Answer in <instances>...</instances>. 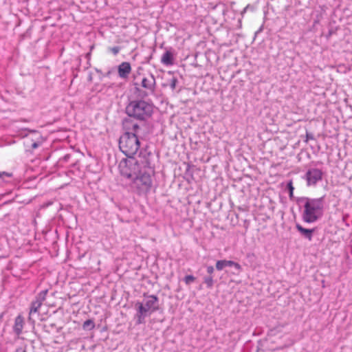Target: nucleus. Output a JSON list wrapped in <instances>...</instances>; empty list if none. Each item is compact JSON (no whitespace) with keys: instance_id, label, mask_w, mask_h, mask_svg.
<instances>
[{"instance_id":"nucleus-16","label":"nucleus","mask_w":352,"mask_h":352,"mask_svg":"<svg viewBox=\"0 0 352 352\" xmlns=\"http://www.w3.org/2000/svg\"><path fill=\"white\" fill-rule=\"evenodd\" d=\"M82 327L85 329H92L95 325L91 320H87L84 322Z\"/></svg>"},{"instance_id":"nucleus-8","label":"nucleus","mask_w":352,"mask_h":352,"mask_svg":"<svg viewBox=\"0 0 352 352\" xmlns=\"http://www.w3.org/2000/svg\"><path fill=\"white\" fill-rule=\"evenodd\" d=\"M226 267H234L239 272L242 269L241 265L232 261L219 260L217 261L216 268L217 270L221 271Z\"/></svg>"},{"instance_id":"nucleus-9","label":"nucleus","mask_w":352,"mask_h":352,"mask_svg":"<svg viewBox=\"0 0 352 352\" xmlns=\"http://www.w3.org/2000/svg\"><path fill=\"white\" fill-rule=\"evenodd\" d=\"M131 72V67L129 63L123 62L118 67V75L122 78H126Z\"/></svg>"},{"instance_id":"nucleus-23","label":"nucleus","mask_w":352,"mask_h":352,"mask_svg":"<svg viewBox=\"0 0 352 352\" xmlns=\"http://www.w3.org/2000/svg\"><path fill=\"white\" fill-rule=\"evenodd\" d=\"M214 271V269L212 266H208L207 267V272L209 274H212Z\"/></svg>"},{"instance_id":"nucleus-24","label":"nucleus","mask_w":352,"mask_h":352,"mask_svg":"<svg viewBox=\"0 0 352 352\" xmlns=\"http://www.w3.org/2000/svg\"><path fill=\"white\" fill-rule=\"evenodd\" d=\"M38 146V144L37 142H34V143L32 144V147L33 148H37Z\"/></svg>"},{"instance_id":"nucleus-15","label":"nucleus","mask_w":352,"mask_h":352,"mask_svg":"<svg viewBox=\"0 0 352 352\" xmlns=\"http://www.w3.org/2000/svg\"><path fill=\"white\" fill-rule=\"evenodd\" d=\"M47 293V290H43L41 292L36 296V300L40 301V302L43 303L45 300L46 294Z\"/></svg>"},{"instance_id":"nucleus-21","label":"nucleus","mask_w":352,"mask_h":352,"mask_svg":"<svg viewBox=\"0 0 352 352\" xmlns=\"http://www.w3.org/2000/svg\"><path fill=\"white\" fill-rule=\"evenodd\" d=\"M109 51L111 52L114 55H117L120 50V47H118V46H116V47H109Z\"/></svg>"},{"instance_id":"nucleus-17","label":"nucleus","mask_w":352,"mask_h":352,"mask_svg":"<svg viewBox=\"0 0 352 352\" xmlns=\"http://www.w3.org/2000/svg\"><path fill=\"white\" fill-rule=\"evenodd\" d=\"M204 280L208 288H211L213 286L214 281L211 276L204 277Z\"/></svg>"},{"instance_id":"nucleus-11","label":"nucleus","mask_w":352,"mask_h":352,"mask_svg":"<svg viewBox=\"0 0 352 352\" xmlns=\"http://www.w3.org/2000/svg\"><path fill=\"white\" fill-rule=\"evenodd\" d=\"M24 325V319L21 316H18L14 320V324L13 329L14 333L19 336L22 333V330Z\"/></svg>"},{"instance_id":"nucleus-2","label":"nucleus","mask_w":352,"mask_h":352,"mask_svg":"<svg viewBox=\"0 0 352 352\" xmlns=\"http://www.w3.org/2000/svg\"><path fill=\"white\" fill-rule=\"evenodd\" d=\"M302 201L304 203L302 218L305 222L314 223L321 217L323 212V197L318 199L304 197Z\"/></svg>"},{"instance_id":"nucleus-13","label":"nucleus","mask_w":352,"mask_h":352,"mask_svg":"<svg viewBox=\"0 0 352 352\" xmlns=\"http://www.w3.org/2000/svg\"><path fill=\"white\" fill-rule=\"evenodd\" d=\"M296 229L301 233L302 235H303L305 238L309 239V241H311L312 239V234L314 231V229H307L304 228L302 226H301L299 224L296 225Z\"/></svg>"},{"instance_id":"nucleus-20","label":"nucleus","mask_w":352,"mask_h":352,"mask_svg":"<svg viewBox=\"0 0 352 352\" xmlns=\"http://www.w3.org/2000/svg\"><path fill=\"white\" fill-rule=\"evenodd\" d=\"M287 188L289 190V197H292L293 196V192L294 190V188L293 186L292 181H289L287 184Z\"/></svg>"},{"instance_id":"nucleus-6","label":"nucleus","mask_w":352,"mask_h":352,"mask_svg":"<svg viewBox=\"0 0 352 352\" xmlns=\"http://www.w3.org/2000/svg\"><path fill=\"white\" fill-rule=\"evenodd\" d=\"M322 171L319 168L309 169L305 176L308 186H316V184L322 179Z\"/></svg>"},{"instance_id":"nucleus-4","label":"nucleus","mask_w":352,"mask_h":352,"mask_svg":"<svg viewBox=\"0 0 352 352\" xmlns=\"http://www.w3.org/2000/svg\"><path fill=\"white\" fill-rule=\"evenodd\" d=\"M135 307L138 310L137 322L141 324L147 316L158 309V298L154 295L149 296L142 302H138Z\"/></svg>"},{"instance_id":"nucleus-3","label":"nucleus","mask_w":352,"mask_h":352,"mask_svg":"<svg viewBox=\"0 0 352 352\" xmlns=\"http://www.w3.org/2000/svg\"><path fill=\"white\" fill-rule=\"evenodd\" d=\"M153 104L144 100H134L131 102L126 108V113L139 120H146L153 113Z\"/></svg>"},{"instance_id":"nucleus-1","label":"nucleus","mask_w":352,"mask_h":352,"mask_svg":"<svg viewBox=\"0 0 352 352\" xmlns=\"http://www.w3.org/2000/svg\"><path fill=\"white\" fill-rule=\"evenodd\" d=\"M121 175L131 180L130 187L139 195H146L151 189L154 170L146 162L129 160L120 164Z\"/></svg>"},{"instance_id":"nucleus-22","label":"nucleus","mask_w":352,"mask_h":352,"mask_svg":"<svg viewBox=\"0 0 352 352\" xmlns=\"http://www.w3.org/2000/svg\"><path fill=\"white\" fill-rule=\"evenodd\" d=\"M3 177H12V174L7 172H0V178H3Z\"/></svg>"},{"instance_id":"nucleus-10","label":"nucleus","mask_w":352,"mask_h":352,"mask_svg":"<svg viewBox=\"0 0 352 352\" xmlns=\"http://www.w3.org/2000/svg\"><path fill=\"white\" fill-rule=\"evenodd\" d=\"M128 133H131V135H135L139 141L140 139H142L145 135L142 127L137 124H133L131 131Z\"/></svg>"},{"instance_id":"nucleus-14","label":"nucleus","mask_w":352,"mask_h":352,"mask_svg":"<svg viewBox=\"0 0 352 352\" xmlns=\"http://www.w3.org/2000/svg\"><path fill=\"white\" fill-rule=\"evenodd\" d=\"M42 303L40 301L34 300L32 302L31 308L30 311V314L31 315L33 313H36L38 311V309L41 307Z\"/></svg>"},{"instance_id":"nucleus-7","label":"nucleus","mask_w":352,"mask_h":352,"mask_svg":"<svg viewBox=\"0 0 352 352\" xmlns=\"http://www.w3.org/2000/svg\"><path fill=\"white\" fill-rule=\"evenodd\" d=\"M155 78L151 74L148 77H144L142 80L141 85L148 90L151 94H154L155 90Z\"/></svg>"},{"instance_id":"nucleus-12","label":"nucleus","mask_w":352,"mask_h":352,"mask_svg":"<svg viewBox=\"0 0 352 352\" xmlns=\"http://www.w3.org/2000/svg\"><path fill=\"white\" fill-rule=\"evenodd\" d=\"M161 63L164 65H172L174 63L173 54L170 51H166L161 58Z\"/></svg>"},{"instance_id":"nucleus-5","label":"nucleus","mask_w":352,"mask_h":352,"mask_svg":"<svg viewBox=\"0 0 352 352\" xmlns=\"http://www.w3.org/2000/svg\"><path fill=\"white\" fill-rule=\"evenodd\" d=\"M119 147L128 157H132L140 148V141L131 133H124L120 138Z\"/></svg>"},{"instance_id":"nucleus-19","label":"nucleus","mask_w":352,"mask_h":352,"mask_svg":"<svg viewBox=\"0 0 352 352\" xmlns=\"http://www.w3.org/2000/svg\"><path fill=\"white\" fill-rule=\"evenodd\" d=\"M195 277L192 275H187L184 277V282L186 285L191 284L193 281H195Z\"/></svg>"},{"instance_id":"nucleus-18","label":"nucleus","mask_w":352,"mask_h":352,"mask_svg":"<svg viewBox=\"0 0 352 352\" xmlns=\"http://www.w3.org/2000/svg\"><path fill=\"white\" fill-rule=\"evenodd\" d=\"M177 82H178V80H177V78H175V77H172L169 80V86L172 90H174L176 88Z\"/></svg>"}]
</instances>
